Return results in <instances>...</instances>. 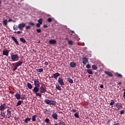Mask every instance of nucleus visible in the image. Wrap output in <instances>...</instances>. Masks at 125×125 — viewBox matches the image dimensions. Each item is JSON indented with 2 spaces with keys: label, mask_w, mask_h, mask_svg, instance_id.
<instances>
[{
  "label": "nucleus",
  "mask_w": 125,
  "mask_h": 125,
  "mask_svg": "<svg viewBox=\"0 0 125 125\" xmlns=\"http://www.w3.org/2000/svg\"><path fill=\"white\" fill-rule=\"evenodd\" d=\"M47 21L49 23L52 22V18H48Z\"/></svg>",
  "instance_id": "ea45409f"
},
{
  "label": "nucleus",
  "mask_w": 125,
  "mask_h": 125,
  "mask_svg": "<svg viewBox=\"0 0 125 125\" xmlns=\"http://www.w3.org/2000/svg\"><path fill=\"white\" fill-rule=\"evenodd\" d=\"M12 39L14 42V43H15L16 44H17V45H19V42L18 41H17V39L15 38V37H12Z\"/></svg>",
  "instance_id": "ddd939ff"
},
{
  "label": "nucleus",
  "mask_w": 125,
  "mask_h": 125,
  "mask_svg": "<svg viewBox=\"0 0 125 125\" xmlns=\"http://www.w3.org/2000/svg\"><path fill=\"white\" fill-rule=\"evenodd\" d=\"M40 86H34L33 90V92L34 94H36V96H39V97H42V94L41 93H38L40 91Z\"/></svg>",
  "instance_id": "f03ea898"
},
{
  "label": "nucleus",
  "mask_w": 125,
  "mask_h": 125,
  "mask_svg": "<svg viewBox=\"0 0 125 125\" xmlns=\"http://www.w3.org/2000/svg\"><path fill=\"white\" fill-rule=\"evenodd\" d=\"M123 91L125 92H124L123 96L124 97V99H125V89H123Z\"/></svg>",
  "instance_id": "8fccbe9b"
},
{
  "label": "nucleus",
  "mask_w": 125,
  "mask_h": 125,
  "mask_svg": "<svg viewBox=\"0 0 125 125\" xmlns=\"http://www.w3.org/2000/svg\"><path fill=\"white\" fill-rule=\"evenodd\" d=\"M115 105L118 110L123 108V105H122V104L121 103H116V104H115Z\"/></svg>",
  "instance_id": "423d86ee"
},
{
  "label": "nucleus",
  "mask_w": 125,
  "mask_h": 125,
  "mask_svg": "<svg viewBox=\"0 0 125 125\" xmlns=\"http://www.w3.org/2000/svg\"><path fill=\"white\" fill-rule=\"evenodd\" d=\"M20 41L21 42V43H25L26 42V41L24 38H20Z\"/></svg>",
  "instance_id": "4be33fe9"
},
{
  "label": "nucleus",
  "mask_w": 125,
  "mask_h": 125,
  "mask_svg": "<svg viewBox=\"0 0 125 125\" xmlns=\"http://www.w3.org/2000/svg\"><path fill=\"white\" fill-rule=\"evenodd\" d=\"M38 24H42V19H40L39 20H38Z\"/></svg>",
  "instance_id": "473e14b6"
},
{
  "label": "nucleus",
  "mask_w": 125,
  "mask_h": 125,
  "mask_svg": "<svg viewBox=\"0 0 125 125\" xmlns=\"http://www.w3.org/2000/svg\"><path fill=\"white\" fill-rule=\"evenodd\" d=\"M22 104V101H19V102H18L16 106L18 107L19 106H20L21 104Z\"/></svg>",
  "instance_id": "7c9ffc66"
},
{
  "label": "nucleus",
  "mask_w": 125,
  "mask_h": 125,
  "mask_svg": "<svg viewBox=\"0 0 125 125\" xmlns=\"http://www.w3.org/2000/svg\"><path fill=\"white\" fill-rule=\"evenodd\" d=\"M92 69H93V70H97L98 69V67L97 65L93 64L92 66Z\"/></svg>",
  "instance_id": "c85d7f7f"
},
{
  "label": "nucleus",
  "mask_w": 125,
  "mask_h": 125,
  "mask_svg": "<svg viewBox=\"0 0 125 125\" xmlns=\"http://www.w3.org/2000/svg\"><path fill=\"white\" fill-rule=\"evenodd\" d=\"M58 83H59V84L61 85V86H62V85H64V82H63V79H62V78L61 77H59V79H58Z\"/></svg>",
  "instance_id": "0eeeda50"
},
{
  "label": "nucleus",
  "mask_w": 125,
  "mask_h": 125,
  "mask_svg": "<svg viewBox=\"0 0 125 125\" xmlns=\"http://www.w3.org/2000/svg\"><path fill=\"white\" fill-rule=\"evenodd\" d=\"M104 73H105L107 76H109V77H113V74L109 71H104Z\"/></svg>",
  "instance_id": "2eb2a0df"
},
{
  "label": "nucleus",
  "mask_w": 125,
  "mask_h": 125,
  "mask_svg": "<svg viewBox=\"0 0 125 125\" xmlns=\"http://www.w3.org/2000/svg\"><path fill=\"white\" fill-rule=\"evenodd\" d=\"M44 65H49V62H45Z\"/></svg>",
  "instance_id": "3c124183"
},
{
  "label": "nucleus",
  "mask_w": 125,
  "mask_h": 125,
  "mask_svg": "<svg viewBox=\"0 0 125 125\" xmlns=\"http://www.w3.org/2000/svg\"><path fill=\"white\" fill-rule=\"evenodd\" d=\"M6 111H4V110L1 111L0 112V115L1 117H3V118L6 117Z\"/></svg>",
  "instance_id": "aec40b11"
},
{
  "label": "nucleus",
  "mask_w": 125,
  "mask_h": 125,
  "mask_svg": "<svg viewBox=\"0 0 125 125\" xmlns=\"http://www.w3.org/2000/svg\"><path fill=\"white\" fill-rule=\"evenodd\" d=\"M14 120H15V121H17L18 120V118L17 117H14Z\"/></svg>",
  "instance_id": "4d7b16f0"
},
{
  "label": "nucleus",
  "mask_w": 125,
  "mask_h": 125,
  "mask_svg": "<svg viewBox=\"0 0 125 125\" xmlns=\"http://www.w3.org/2000/svg\"><path fill=\"white\" fill-rule=\"evenodd\" d=\"M59 125H66V124L63 121H61L59 123Z\"/></svg>",
  "instance_id": "f704fd0d"
},
{
  "label": "nucleus",
  "mask_w": 125,
  "mask_h": 125,
  "mask_svg": "<svg viewBox=\"0 0 125 125\" xmlns=\"http://www.w3.org/2000/svg\"><path fill=\"white\" fill-rule=\"evenodd\" d=\"M25 28H26V30H30V29H31V26H30L29 25L28 26H26Z\"/></svg>",
  "instance_id": "49530a36"
},
{
  "label": "nucleus",
  "mask_w": 125,
  "mask_h": 125,
  "mask_svg": "<svg viewBox=\"0 0 125 125\" xmlns=\"http://www.w3.org/2000/svg\"><path fill=\"white\" fill-rule=\"evenodd\" d=\"M125 113V110H122V111H121V112H120V114H121L122 115H123V114H124Z\"/></svg>",
  "instance_id": "5fc2aeb1"
},
{
  "label": "nucleus",
  "mask_w": 125,
  "mask_h": 125,
  "mask_svg": "<svg viewBox=\"0 0 125 125\" xmlns=\"http://www.w3.org/2000/svg\"><path fill=\"white\" fill-rule=\"evenodd\" d=\"M90 77H93V76H91L90 75H88V77L90 78Z\"/></svg>",
  "instance_id": "e2e57ef3"
},
{
  "label": "nucleus",
  "mask_w": 125,
  "mask_h": 125,
  "mask_svg": "<svg viewBox=\"0 0 125 125\" xmlns=\"http://www.w3.org/2000/svg\"><path fill=\"white\" fill-rule=\"evenodd\" d=\"M43 27L44 28H48V26L47 25H43Z\"/></svg>",
  "instance_id": "864d4df0"
},
{
  "label": "nucleus",
  "mask_w": 125,
  "mask_h": 125,
  "mask_svg": "<svg viewBox=\"0 0 125 125\" xmlns=\"http://www.w3.org/2000/svg\"><path fill=\"white\" fill-rule=\"evenodd\" d=\"M45 123H49V119L48 118H46L44 120Z\"/></svg>",
  "instance_id": "79ce46f5"
},
{
  "label": "nucleus",
  "mask_w": 125,
  "mask_h": 125,
  "mask_svg": "<svg viewBox=\"0 0 125 125\" xmlns=\"http://www.w3.org/2000/svg\"><path fill=\"white\" fill-rule=\"evenodd\" d=\"M87 72L88 74H89V75H92L93 74H94V72H92V71L91 70V69H87Z\"/></svg>",
  "instance_id": "bb28decb"
},
{
  "label": "nucleus",
  "mask_w": 125,
  "mask_h": 125,
  "mask_svg": "<svg viewBox=\"0 0 125 125\" xmlns=\"http://www.w3.org/2000/svg\"><path fill=\"white\" fill-rule=\"evenodd\" d=\"M56 89H57V90H59V91H62V89L61 87V86L59 85H56Z\"/></svg>",
  "instance_id": "cd10ccee"
},
{
  "label": "nucleus",
  "mask_w": 125,
  "mask_h": 125,
  "mask_svg": "<svg viewBox=\"0 0 125 125\" xmlns=\"http://www.w3.org/2000/svg\"><path fill=\"white\" fill-rule=\"evenodd\" d=\"M11 60L12 61H18L19 60V56L18 54H12L11 55Z\"/></svg>",
  "instance_id": "7ed1b4c3"
},
{
  "label": "nucleus",
  "mask_w": 125,
  "mask_h": 125,
  "mask_svg": "<svg viewBox=\"0 0 125 125\" xmlns=\"http://www.w3.org/2000/svg\"><path fill=\"white\" fill-rule=\"evenodd\" d=\"M121 84H122V83L121 82L118 83V85H121Z\"/></svg>",
  "instance_id": "bf43d9fd"
},
{
  "label": "nucleus",
  "mask_w": 125,
  "mask_h": 125,
  "mask_svg": "<svg viewBox=\"0 0 125 125\" xmlns=\"http://www.w3.org/2000/svg\"><path fill=\"white\" fill-rule=\"evenodd\" d=\"M42 25V24H40V23H37V24L36 25V26L38 28H40L41 27V25Z\"/></svg>",
  "instance_id": "37998d69"
},
{
  "label": "nucleus",
  "mask_w": 125,
  "mask_h": 125,
  "mask_svg": "<svg viewBox=\"0 0 125 125\" xmlns=\"http://www.w3.org/2000/svg\"><path fill=\"white\" fill-rule=\"evenodd\" d=\"M58 125V124H55V125Z\"/></svg>",
  "instance_id": "774afa93"
},
{
  "label": "nucleus",
  "mask_w": 125,
  "mask_h": 125,
  "mask_svg": "<svg viewBox=\"0 0 125 125\" xmlns=\"http://www.w3.org/2000/svg\"><path fill=\"white\" fill-rule=\"evenodd\" d=\"M22 63H23V62L21 61H19L18 62H14L12 63V65H13L12 66V71H15L17 70L18 67L20 66L21 65H22Z\"/></svg>",
  "instance_id": "f257e3e1"
},
{
  "label": "nucleus",
  "mask_w": 125,
  "mask_h": 125,
  "mask_svg": "<svg viewBox=\"0 0 125 125\" xmlns=\"http://www.w3.org/2000/svg\"><path fill=\"white\" fill-rule=\"evenodd\" d=\"M9 53V52L8 50H4L2 51V54L3 55H5L6 56H8V54Z\"/></svg>",
  "instance_id": "4468645a"
},
{
  "label": "nucleus",
  "mask_w": 125,
  "mask_h": 125,
  "mask_svg": "<svg viewBox=\"0 0 125 125\" xmlns=\"http://www.w3.org/2000/svg\"><path fill=\"white\" fill-rule=\"evenodd\" d=\"M36 117H37L36 115L32 116V122L36 121Z\"/></svg>",
  "instance_id": "c756f323"
},
{
  "label": "nucleus",
  "mask_w": 125,
  "mask_h": 125,
  "mask_svg": "<svg viewBox=\"0 0 125 125\" xmlns=\"http://www.w3.org/2000/svg\"><path fill=\"white\" fill-rule=\"evenodd\" d=\"M82 60L83 61L82 62L84 65L86 64V62H88V59L85 57H83Z\"/></svg>",
  "instance_id": "1a4fd4ad"
},
{
  "label": "nucleus",
  "mask_w": 125,
  "mask_h": 125,
  "mask_svg": "<svg viewBox=\"0 0 125 125\" xmlns=\"http://www.w3.org/2000/svg\"><path fill=\"white\" fill-rule=\"evenodd\" d=\"M86 68L87 69H90L91 68V65L89 64H88L87 65H86Z\"/></svg>",
  "instance_id": "a18cd8bd"
},
{
  "label": "nucleus",
  "mask_w": 125,
  "mask_h": 125,
  "mask_svg": "<svg viewBox=\"0 0 125 125\" xmlns=\"http://www.w3.org/2000/svg\"><path fill=\"white\" fill-rule=\"evenodd\" d=\"M43 71V68L37 69V72H38L39 73H42Z\"/></svg>",
  "instance_id": "2f4dec72"
},
{
  "label": "nucleus",
  "mask_w": 125,
  "mask_h": 125,
  "mask_svg": "<svg viewBox=\"0 0 125 125\" xmlns=\"http://www.w3.org/2000/svg\"><path fill=\"white\" fill-rule=\"evenodd\" d=\"M48 43H49L50 44H55L57 43V41L55 39H51L48 41Z\"/></svg>",
  "instance_id": "9b49d317"
},
{
  "label": "nucleus",
  "mask_w": 125,
  "mask_h": 125,
  "mask_svg": "<svg viewBox=\"0 0 125 125\" xmlns=\"http://www.w3.org/2000/svg\"><path fill=\"white\" fill-rule=\"evenodd\" d=\"M77 65L76 62H71L70 63V66H71L72 68H76Z\"/></svg>",
  "instance_id": "f3484780"
},
{
  "label": "nucleus",
  "mask_w": 125,
  "mask_h": 125,
  "mask_svg": "<svg viewBox=\"0 0 125 125\" xmlns=\"http://www.w3.org/2000/svg\"><path fill=\"white\" fill-rule=\"evenodd\" d=\"M13 29L14 31H18V27H17V25H14V26H13Z\"/></svg>",
  "instance_id": "c9c22d12"
},
{
  "label": "nucleus",
  "mask_w": 125,
  "mask_h": 125,
  "mask_svg": "<svg viewBox=\"0 0 125 125\" xmlns=\"http://www.w3.org/2000/svg\"><path fill=\"white\" fill-rule=\"evenodd\" d=\"M5 117L6 119H10V117H11V111L10 110H7V114Z\"/></svg>",
  "instance_id": "6e6552de"
},
{
  "label": "nucleus",
  "mask_w": 125,
  "mask_h": 125,
  "mask_svg": "<svg viewBox=\"0 0 125 125\" xmlns=\"http://www.w3.org/2000/svg\"><path fill=\"white\" fill-rule=\"evenodd\" d=\"M101 88H104V85L102 84L100 85Z\"/></svg>",
  "instance_id": "13d9d810"
},
{
  "label": "nucleus",
  "mask_w": 125,
  "mask_h": 125,
  "mask_svg": "<svg viewBox=\"0 0 125 125\" xmlns=\"http://www.w3.org/2000/svg\"><path fill=\"white\" fill-rule=\"evenodd\" d=\"M15 97L17 98V100H20L21 98V96L19 93H16L15 95Z\"/></svg>",
  "instance_id": "412c9836"
},
{
  "label": "nucleus",
  "mask_w": 125,
  "mask_h": 125,
  "mask_svg": "<svg viewBox=\"0 0 125 125\" xmlns=\"http://www.w3.org/2000/svg\"><path fill=\"white\" fill-rule=\"evenodd\" d=\"M52 101V100H51L45 99L44 101V102L46 104H49V105Z\"/></svg>",
  "instance_id": "a211bd4d"
},
{
  "label": "nucleus",
  "mask_w": 125,
  "mask_h": 125,
  "mask_svg": "<svg viewBox=\"0 0 125 125\" xmlns=\"http://www.w3.org/2000/svg\"><path fill=\"white\" fill-rule=\"evenodd\" d=\"M25 27V23H20L19 25L18 26V27H19V29L21 31H23V28Z\"/></svg>",
  "instance_id": "39448f33"
},
{
  "label": "nucleus",
  "mask_w": 125,
  "mask_h": 125,
  "mask_svg": "<svg viewBox=\"0 0 125 125\" xmlns=\"http://www.w3.org/2000/svg\"><path fill=\"white\" fill-rule=\"evenodd\" d=\"M37 32L38 33H42V30L40 29H37Z\"/></svg>",
  "instance_id": "de8ad7c7"
},
{
  "label": "nucleus",
  "mask_w": 125,
  "mask_h": 125,
  "mask_svg": "<svg viewBox=\"0 0 125 125\" xmlns=\"http://www.w3.org/2000/svg\"><path fill=\"white\" fill-rule=\"evenodd\" d=\"M74 116L76 117L77 119L80 118V116L79 115L78 112L75 113L74 114Z\"/></svg>",
  "instance_id": "72a5a7b5"
},
{
  "label": "nucleus",
  "mask_w": 125,
  "mask_h": 125,
  "mask_svg": "<svg viewBox=\"0 0 125 125\" xmlns=\"http://www.w3.org/2000/svg\"><path fill=\"white\" fill-rule=\"evenodd\" d=\"M107 124L110 125V121H107Z\"/></svg>",
  "instance_id": "680f3d73"
},
{
  "label": "nucleus",
  "mask_w": 125,
  "mask_h": 125,
  "mask_svg": "<svg viewBox=\"0 0 125 125\" xmlns=\"http://www.w3.org/2000/svg\"><path fill=\"white\" fill-rule=\"evenodd\" d=\"M113 125H120L119 123H116V124H114Z\"/></svg>",
  "instance_id": "0e129e2a"
},
{
  "label": "nucleus",
  "mask_w": 125,
  "mask_h": 125,
  "mask_svg": "<svg viewBox=\"0 0 125 125\" xmlns=\"http://www.w3.org/2000/svg\"><path fill=\"white\" fill-rule=\"evenodd\" d=\"M114 104H115V102L112 101L110 103V104H109V105H110V106H113L114 105Z\"/></svg>",
  "instance_id": "c03bdc74"
},
{
  "label": "nucleus",
  "mask_w": 125,
  "mask_h": 125,
  "mask_svg": "<svg viewBox=\"0 0 125 125\" xmlns=\"http://www.w3.org/2000/svg\"><path fill=\"white\" fill-rule=\"evenodd\" d=\"M15 34H22V31H14V32Z\"/></svg>",
  "instance_id": "58836bf2"
},
{
  "label": "nucleus",
  "mask_w": 125,
  "mask_h": 125,
  "mask_svg": "<svg viewBox=\"0 0 125 125\" xmlns=\"http://www.w3.org/2000/svg\"><path fill=\"white\" fill-rule=\"evenodd\" d=\"M76 111L77 110L76 109H72L71 112H73V113H76Z\"/></svg>",
  "instance_id": "603ef678"
},
{
  "label": "nucleus",
  "mask_w": 125,
  "mask_h": 125,
  "mask_svg": "<svg viewBox=\"0 0 125 125\" xmlns=\"http://www.w3.org/2000/svg\"><path fill=\"white\" fill-rule=\"evenodd\" d=\"M52 117L53 119H55V120H57V114L56 113H53V114H52Z\"/></svg>",
  "instance_id": "6ab92c4d"
},
{
  "label": "nucleus",
  "mask_w": 125,
  "mask_h": 125,
  "mask_svg": "<svg viewBox=\"0 0 125 125\" xmlns=\"http://www.w3.org/2000/svg\"><path fill=\"white\" fill-rule=\"evenodd\" d=\"M31 120V118H27L24 120V123L27 124L28 122H30Z\"/></svg>",
  "instance_id": "b1692460"
},
{
  "label": "nucleus",
  "mask_w": 125,
  "mask_h": 125,
  "mask_svg": "<svg viewBox=\"0 0 125 125\" xmlns=\"http://www.w3.org/2000/svg\"><path fill=\"white\" fill-rule=\"evenodd\" d=\"M1 4V1L0 0V4Z\"/></svg>",
  "instance_id": "338daca9"
},
{
  "label": "nucleus",
  "mask_w": 125,
  "mask_h": 125,
  "mask_svg": "<svg viewBox=\"0 0 125 125\" xmlns=\"http://www.w3.org/2000/svg\"><path fill=\"white\" fill-rule=\"evenodd\" d=\"M3 25H7V20H4V21H3Z\"/></svg>",
  "instance_id": "e433bc0d"
},
{
  "label": "nucleus",
  "mask_w": 125,
  "mask_h": 125,
  "mask_svg": "<svg viewBox=\"0 0 125 125\" xmlns=\"http://www.w3.org/2000/svg\"><path fill=\"white\" fill-rule=\"evenodd\" d=\"M12 21H13V20H12L11 19H9L8 22H11Z\"/></svg>",
  "instance_id": "6e6d98bb"
},
{
  "label": "nucleus",
  "mask_w": 125,
  "mask_h": 125,
  "mask_svg": "<svg viewBox=\"0 0 125 125\" xmlns=\"http://www.w3.org/2000/svg\"><path fill=\"white\" fill-rule=\"evenodd\" d=\"M71 33H74V31H71Z\"/></svg>",
  "instance_id": "69168bd1"
},
{
  "label": "nucleus",
  "mask_w": 125,
  "mask_h": 125,
  "mask_svg": "<svg viewBox=\"0 0 125 125\" xmlns=\"http://www.w3.org/2000/svg\"><path fill=\"white\" fill-rule=\"evenodd\" d=\"M57 104V102L56 101H52L51 102V103L49 104V105H56Z\"/></svg>",
  "instance_id": "393cba45"
},
{
  "label": "nucleus",
  "mask_w": 125,
  "mask_h": 125,
  "mask_svg": "<svg viewBox=\"0 0 125 125\" xmlns=\"http://www.w3.org/2000/svg\"><path fill=\"white\" fill-rule=\"evenodd\" d=\"M34 86L40 87V82L38 79H34Z\"/></svg>",
  "instance_id": "20e7f679"
},
{
  "label": "nucleus",
  "mask_w": 125,
  "mask_h": 125,
  "mask_svg": "<svg viewBox=\"0 0 125 125\" xmlns=\"http://www.w3.org/2000/svg\"><path fill=\"white\" fill-rule=\"evenodd\" d=\"M68 43L69 45H73V42L72 41H68Z\"/></svg>",
  "instance_id": "4c0bfd02"
},
{
  "label": "nucleus",
  "mask_w": 125,
  "mask_h": 125,
  "mask_svg": "<svg viewBox=\"0 0 125 125\" xmlns=\"http://www.w3.org/2000/svg\"><path fill=\"white\" fill-rule=\"evenodd\" d=\"M116 76L118 77H120V78H122L123 77V75H122L120 73H116Z\"/></svg>",
  "instance_id": "a19ab883"
},
{
  "label": "nucleus",
  "mask_w": 125,
  "mask_h": 125,
  "mask_svg": "<svg viewBox=\"0 0 125 125\" xmlns=\"http://www.w3.org/2000/svg\"><path fill=\"white\" fill-rule=\"evenodd\" d=\"M10 93L11 94H12V95H13V94H14V92H13L10 91Z\"/></svg>",
  "instance_id": "052dcab7"
},
{
  "label": "nucleus",
  "mask_w": 125,
  "mask_h": 125,
  "mask_svg": "<svg viewBox=\"0 0 125 125\" xmlns=\"http://www.w3.org/2000/svg\"><path fill=\"white\" fill-rule=\"evenodd\" d=\"M29 25L31 26H35V23H34L33 22H30Z\"/></svg>",
  "instance_id": "09e8293b"
},
{
  "label": "nucleus",
  "mask_w": 125,
  "mask_h": 125,
  "mask_svg": "<svg viewBox=\"0 0 125 125\" xmlns=\"http://www.w3.org/2000/svg\"><path fill=\"white\" fill-rule=\"evenodd\" d=\"M67 81L68 82V83H73V80H72V79H71V78H68L67 79Z\"/></svg>",
  "instance_id": "a878e982"
},
{
  "label": "nucleus",
  "mask_w": 125,
  "mask_h": 125,
  "mask_svg": "<svg viewBox=\"0 0 125 125\" xmlns=\"http://www.w3.org/2000/svg\"><path fill=\"white\" fill-rule=\"evenodd\" d=\"M61 74L59 73H56L53 74V78L55 80H57V77H59Z\"/></svg>",
  "instance_id": "dca6fc26"
},
{
  "label": "nucleus",
  "mask_w": 125,
  "mask_h": 125,
  "mask_svg": "<svg viewBox=\"0 0 125 125\" xmlns=\"http://www.w3.org/2000/svg\"><path fill=\"white\" fill-rule=\"evenodd\" d=\"M40 91H39V93H41V94H42V93H45L46 91H47V90L44 89L43 87H41V88H40Z\"/></svg>",
  "instance_id": "9d476101"
},
{
  "label": "nucleus",
  "mask_w": 125,
  "mask_h": 125,
  "mask_svg": "<svg viewBox=\"0 0 125 125\" xmlns=\"http://www.w3.org/2000/svg\"><path fill=\"white\" fill-rule=\"evenodd\" d=\"M27 87H28V88L30 89H31L33 88L32 84L30 83H27Z\"/></svg>",
  "instance_id": "5701e85b"
},
{
  "label": "nucleus",
  "mask_w": 125,
  "mask_h": 125,
  "mask_svg": "<svg viewBox=\"0 0 125 125\" xmlns=\"http://www.w3.org/2000/svg\"><path fill=\"white\" fill-rule=\"evenodd\" d=\"M6 108L5 106V104H1L0 106V111H4Z\"/></svg>",
  "instance_id": "f8f14e48"
}]
</instances>
